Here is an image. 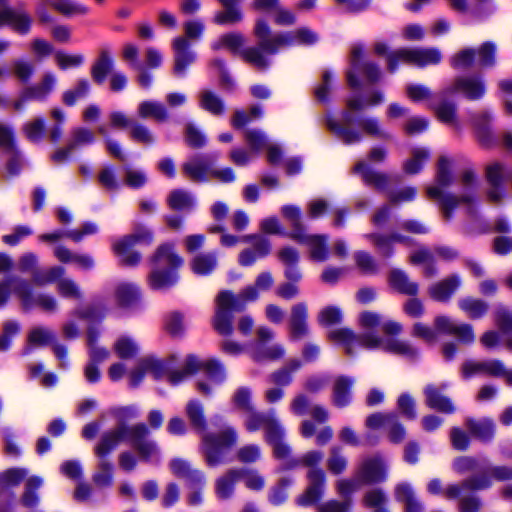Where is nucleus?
Listing matches in <instances>:
<instances>
[{
	"mask_svg": "<svg viewBox=\"0 0 512 512\" xmlns=\"http://www.w3.org/2000/svg\"><path fill=\"white\" fill-rule=\"evenodd\" d=\"M254 35L258 39V47L243 48L245 37L241 33L231 32L220 36L213 44L214 50L227 49L259 70L266 69L270 61L267 55H273L281 49L297 45H312L318 36L309 28L303 27L294 31L270 35V27L264 19H257Z\"/></svg>",
	"mask_w": 512,
	"mask_h": 512,
	"instance_id": "obj_1",
	"label": "nucleus"
},
{
	"mask_svg": "<svg viewBox=\"0 0 512 512\" xmlns=\"http://www.w3.org/2000/svg\"><path fill=\"white\" fill-rule=\"evenodd\" d=\"M359 324L368 331L362 335H356L348 328H341L331 331L329 338L342 345L347 354H352L357 345L365 349H378L407 358H413L418 354L417 349L409 342L392 337L402 331L400 323L392 320L382 321L379 314L365 311L359 315Z\"/></svg>",
	"mask_w": 512,
	"mask_h": 512,
	"instance_id": "obj_2",
	"label": "nucleus"
},
{
	"mask_svg": "<svg viewBox=\"0 0 512 512\" xmlns=\"http://www.w3.org/2000/svg\"><path fill=\"white\" fill-rule=\"evenodd\" d=\"M174 355L165 360L148 356L141 358L129 373L128 381L131 387H137L146 375L156 380H166L170 385L177 386L191 375L203 371L214 384H221L226 378L224 365L217 359H200L188 355L180 368H176Z\"/></svg>",
	"mask_w": 512,
	"mask_h": 512,
	"instance_id": "obj_3",
	"label": "nucleus"
},
{
	"mask_svg": "<svg viewBox=\"0 0 512 512\" xmlns=\"http://www.w3.org/2000/svg\"><path fill=\"white\" fill-rule=\"evenodd\" d=\"M452 179L450 160L447 157H440L435 184L427 187V197L431 200L438 201L443 217L446 220H450L454 209L460 206L466 208L467 214L473 215L476 191L478 189V181L475 174L470 170L463 172L459 181L460 191L457 194L444 192L452 183Z\"/></svg>",
	"mask_w": 512,
	"mask_h": 512,
	"instance_id": "obj_4",
	"label": "nucleus"
},
{
	"mask_svg": "<svg viewBox=\"0 0 512 512\" xmlns=\"http://www.w3.org/2000/svg\"><path fill=\"white\" fill-rule=\"evenodd\" d=\"M185 414L190 425L202 433V451L209 466H216L224 461L225 453L238 442L237 430L225 424L215 433L206 432V418L203 404L197 399H191L185 406Z\"/></svg>",
	"mask_w": 512,
	"mask_h": 512,
	"instance_id": "obj_5",
	"label": "nucleus"
},
{
	"mask_svg": "<svg viewBox=\"0 0 512 512\" xmlns=\"http://www.w3.org/2000/svg\"><path fill=\"white\" fill-rule=\"evenodd\" d=\"M273 283L274 279L271 273L264 271L256 277L254 285L245 287L237 295L228 290L221 291L215 301L214 329L221 335H231L233 332L232 313L244 309L247 303L256 301L260 292L268 291Z\"/></svg>",
	"mask_w": 512,
	"mask_h": 512,
	"instance_id": "obj_6",
	"label": "nucleus"
},
{
	"mask_svg": "<svg viewBox=\"0 0 512 512\" xmlns=\"http://www.w3.org/2000/svg\"><path fill=\"white\" fill-rule=\"evenodd\" d=\"M149 429L143 423L127 426L124 423L103 435L101 442L96 447V454L103 456L109 454L119 444L130 443L138 452L141 460L158 465L162 460L161 450L158 444L148 439Z\"/></svg>",
	"mask_w": 512,
	"mask_h": 512,
	"instance_id": "obj_7",
	"label": "nucleus"
},
{
	"mask_svg": "<svg viewBox=\"0 0 512 512\" xmlns=\"http://www.w3.org/2000/svg\"><path fill=\"white\" fill-rule=\"evenodd\" d=\"M384 94L380 90H372L366 96L352 94L346 99L347 110L339 116L328 114L325 119L327 129L341 142L347 145L362 140V133L352 128L354 117L352 112L363 111L366 108L378 106L384 102Z\"/></svg>",
	"mask_w": 512,
	"mask_h": 512,
	"instance_id": "obj_8",
	"label": "nucleus"
},
{
	"mask_svg": "<svg viewBox=\"0 0 512 512\" xmlns=\"http://www.w3.org/2000/svg\"><path fill=\"white\" fill-rule=\"evenodd\" d=\"M244 427L250 433L260 429L264 430L265 441L272 446L274 457L284 460L282 469H285L284 465L292 458L290 457L291 448L284 441L285 430L277 418L275 410L253 412L244 419Z\"/></svg>",
	"mask_w": 512,
	"mask_h": 512,
	"instance_id": "obj_9",
	"label": "nucleus"
},
{
	"mask_svg": "<svg viewBox=\"0 0 512 512\" xmlns=\"http://www.w3.org/2000/svg\"><path fill=\"white\" fill-rule=\"evenodd\" d=\"M323 460V453L320 451H309L301 458H291L285 465V469H293L300 465L308 467V486L296 502L300 506H310L319 501L325 490L326 477L324 471L318 467Z\"/></svg>",
	"mask_w": 512,
	"mask_h": 512,
	"instance_id": "obj_10",
	"label": "nucleus"
},
{
	"mask_svg": "<svg viewBox=\"0 0 512 512\" xmlns=\"http://www.w3.org/2000/svg\"><path fill=\"white\" fill-rule=\"evenodd\" d=\"M183 259L174 250V246L161 245L153 258V269L149 275V285L153 289H165L178 280L177 269L183 265Z\"/></svg>",
	"mask_w": 512,
	"mask_h": 512,
	"instance_id": "obj_11",
	"label": "nucleus"
},
{
	"mask_svg": "<svg viewBox=\"0 0 512 512\" xmlns=\"http://www.w3.org/2000/svg\"><path fill=\"white\" fill-rule=\"evenodd\" d=\"M434 326L435 329H432L423 323H416L413 326L412 334L428 343L436 342L438 333L454 336L463 344H472L475 341L473 327L470 324L459 323L449 316H437Z\"/></svg>",
	"mask_w": 512,
	"mask_h": 512,
	"instance_id": "obj_12",
	"label": "nucleus"
},
{
	"mask_svg": "<svg viewBox=\"0 0 512 512\" xmlns=\"http://www.w3.org/2000/svg\"><path fill=\"white\" fill-rule=\"evenodd\" d=\"M350 66L346 72L347 84L357 90L366 84H374L381 79L379 67L364 57L361 45H354L350 52Z\"/></svg>",
	"mask_w": 512,
	"mask_h": 512,
	"instance_id": "obj_13",
	"label": "nucleus"
},
{
	"mask_svg": "<svg viewBox=\"0 0 512 512\" xmlns=\"http://www.w3.org/2000/svg\"><path fill=\"white\" fill-rule=\"evenodd\" d=\"M442 53L439 49L431 48H402L388 55V70L393 73L398 64L406 63L412 66L423 68L429 65H437L441 62Z\"/></svg>",
	"mask_w": 512,
	"mask_h": 512,
	"instance_id": "obj_14",
	"label": "nucleus"
},
{
	"mask_svg": "<svg viewBox=\"0 0 512 512\" xmlns=\"http://www.w3.org/2000/svg\"><path fill=\"white\" fill-rule=\"evenodd\" d=\"M274 336L273 330L268 327L261 326L256 330V340L249 345L248 349V353L254 361H275L285 355V348L281 344H268Z\"/></svg>",
	"mask_w": 512,
	"mask_h": 512,
	"instance_id": "obj_15",
	"label": "nucleus"
},
{
	"mask_svg": "<svg viewBox=\"0 0 512 512\" xmlns=\"http://www.w3.org/2000/svg\"><path fill=\"white\" fill-rule=\"evenodd\" d=\"M152 239V233L148 229L140 227L133 234L115 240L112 244V249L121 263L133 266L140 261V254L132 250V248L136 244H149Z\"/></svg>",
	"mask_w": 512,
	"mask_h": 512,
	"instance_id": "obj_16",
	"label": "nucleus"
},
{
	"mask_svg": "<svg viewBox=\"0 0 512 512\" xmlns=\"http://www.w3.org/2000/svg\"><path fill=\"white\" fill-rule=\"evenodd\" d=\"M14 294L18 297L25 310L39 307L44 311L52 312L57 307L53 296L48 294L35 295L30 283L24 279H17L15 281Z\"/></svg>",
	"mask_w": 512,
	"mask_h": 512,
	"instance_id": "obj_17",
	"label": "nucleus"
},
{
	"mask_svg": "<svg viewBox=\"0 0 512 512\" xmlns=\"http://www.w3.org/2000/svg\"><path fill=\"white\" fill-rule=\"evenodd\" d=\"M56 83V76L51 72H46L39 83L25 88L20 93L19 97L13 102L14 109L22 110L30 100L44 101L54 90Z\"/></svg>",
	"mask_w": 512,
	"mask_h": 512,
	"instance_id": "obj_18",
	"label": "nucleus"
},
{
	"mask_svg": "<svg viewBox=\"0 0 512 512\" xmlns=\"http://www.w3.org/2000/svg\"><path fill=\"white\" fill-rule=\"evenodd\" d=\"M355 472L365 485L381 483L387 479V465L380 455L363 458Z\"/></svg>",
	"mask_w": 512,
	"mask_h": 512,
	"instance_id": "obj_19",
	"label": "nucleus"
},
{
	"mask_svg": "<svg viewBox=\"0 0 512 512\" xmlns=\"http://www.w3.org/2000/svg\"><path fill=\"white\" fill-rule=\"evenodd\" d=\"M242 242L250 243L251 247L240 252L238 262L241 266H252L257 260L265 258L271 252L269 239L262 235H245L242 237Z\"/></svg>",
	"mask_w": 512,
	"mask_h": 512,
	"instance_id": "obj_20",
	"label": "nucleus"
},
{
	"mask_svg": "<svg viewBox=\"0 0 512 512\" xmlns=\"http://www.w3.org/2000/svg\"><path fill=\"white\" fill-rule=\"evenodd\" d=\"M435 255L445 260H451L457 256V252L446 246L435 248L434 253L427 248H420L410 255V261L415 265H424V276L432 277L437 272L434 265Z\"/></svg>",
	"mask_w": 512,
	"mask_h": 512,
	"instance_id": "obj_21",
	"label": "nucleus"
},
{
	"mask_svg": "<svg viewBox=\"0 0 512 512\" xmlns=\"http://www.w3.org/2000/svg\"><path fill=\"white\" fill-rule=\"evenodd\" d=\"M454 93H461L470 100L479 99L485 93V85L480 77H459L452 85L442 91V96L446 97Z\"/></svg>",
	"mask_w": 512,
	"mask_h": 512,
	"instance_id": "obj_22",
	"label": "nucleus"
},
{
	"mask_svg": "<svg viewBox=\"0 0 512 512\" xmlns=\"http://www.w3.org/2000/svg\"><path fill=\"white\" fill-rule=\"evenodd\" d=\"M512 478V468L508 466H494L486 473L474 475L463 481V487L469 490H484L492 485V481H505Z\"/></svg>",
	"mask_w": 512,
	"mask_h": 512,
	"instance_id": "obj_23",
	"label": "nucleus"
},
{
	"mask_svg": "<svg viewBox=\"0 0 512 512\" xmlns=\"http://www.w3.org/2000/svg\"><path fill=\"white\" fill-rule=\"evenodd\" d=\"M288 237L299 244L309 247L310 257L314 261L323 262L328 258L327 236L319 234L289 233Z\"/></svg>",
	"mask_w": 512,
	"mask_h": 512,
	"instance_id": "obj_24",
	"label": "nucleus"
},
{
	"mask_svg": "<svg viewBox=\"0 0 512 512\" xmlns=\"http://www.w3.org/2000/svg\"><path fill=\"white\" fill-rule=\"evenodd\" d=\"M174 51V74L183 77L187 68L196 60V54L189 48L188 40L179 36L172 43Z\"/></svg>",
	"mask_w": 512,
	"mask_h": 512,
	"instance_id": "obj_25",
	"label": "nucleus"
},
{
	"mask_svg": "<svg viewBox=\"0 0 512 512\" xmlns=\"http://www.w3.org/2000/svg\"><path fill=\"white\" fill-rule=\"evenodd\" d=\"M0 147L9 155L7 173L17 174L21 169V158L15 150L14 133L10 127L5 125H0Z\"/></svg>",
	"mask_w": 512,
	"mask_h": 512,
	"instance_id": "obj_26",
	"label": "nucleus"
},
{
	"mask_svg": "<svg viewBox=\"0 0 512 512\" xmlns=\"http://www.w3.org/2000/svg\"><path fill=\"white\" fill-rule=\"evenodd\" d=\"M211 164L210 156L196 155L184 163L183 172L192 181H206L210 178Z\"/></svg>",
	"mask_w": 512,
	"mask_h": 512,
	"instance_id": "obj_27",
	"label": "nucleus"
},
{
	"mask_svg": "<svg viewBox=\"0 0 512 512\" xmlns=\"http://www.w3.org/2000/svg\"><path fill=\"white\" fill-rule=\"evenodd\" d=\"M504 372V365L498 360L473 361L463 363L461 368L462 376L466 379L476 375L498 376Z\"/></svg>",
	"mask_w": 512,
	"mask_h": 512,
	"instance_id": "obj_28",
	"label": "nucleus"
},
{
	"mask_svg": "<svg viewBox=\"0 0 512 512\" xmlns=\"http://www.w3.org/2000/svg\"><path fill=\"white\" fill-rule=\"evenodd\" d=\"M242 478V470L231 468L215 480V495L219 500H227L234 495L235 486Z\"/></svg>",
	"mask_w": 512,
	"mask_h": 512,
	"instance_id": "obj_29",
	"label": "nucleus"
},
{
	"mask_svg": "<svg viewBox=\"0 0 512 512\" xmlns=\"http://www.w3.org/2000/svg\"><path fill=\"white\" fill-rule=\"evenodd\" d=\"M447 388L446 384H441L439 386L436 385H428L424 390V394L426 397V404L435 410H438L443 413H453L455 411V407L451 400L443 395V391Z\"/></svg>",
	"mask_w": 512,
	"mask_h": 512,
	"instance_id": "obj_30",
	"label": "nucleus"
},
{
	"mask_svg": "<svg viewBox=\"0 0 512 512\" xmlns=\"http://www.w3.org/2000/svg\"><path fill=\"white\" fill-rule=\"evenodd\" d=\"M172 474L179 478H183L187 483H196L205 486L206 478L203 472L193 469L190 463L182 458H174L169 463Z\"/></svg>",
	"mask_w": 512,
	"mask_h": 512,
	"instance_id": "obj_31",
	"label": "nucleus"
},
{
	"mask_svg": "<svg viewBox=\"0 0 512 512\" xmlns=\"http://www.w3.org/2000/svg\"><path fill=\"white\" fill-rule=\"evenodd\" d=\"M53 254L59 262L64 264L72 263L79 269L90 270L94 267V259L91 255L74 253L62 245L55 246Z\"/></svg>",
	"mask_w": 512,
	"mask_h": 512,
	"instance_id": "obj_32",
	"label": "nucleus"
},
{
	"mask_svg": "<svg viewBox=\"0 0 512 512\" xmlns=\"http://www.w3.org/2000/svg\"><path fill=\"white\" fill-rule=\"evenodd\" d=\"M461 279L458 275H452L433 285L428 289L430 297L439 302H447L460 287Z\"/></svg>",
	"mask_w": 512,
	"mask_h": 512,
	"instance_id": "obj_33",
	"label": "nucleus"
},
{
	"mask_svg": "<svg viewBox=\"0 0 512 512\" xmlns=\"http://www.w3.org/2000/svg\"><path fill=\"white\" fill-rule=\"evenodd\" d=\"M289 329L293 340H299L308 333L307 306L304 303H298L292 307Z\"/></svg>",
	"mask_w": 512,
	"mask_h": 512,
	"instance_id": "obj_34",
	"label": "nucleus"
},
{
	"mask_svg": "<svg viewBox=\"0 0 512 512\" xmlns=\"http://www.w3.org/2000/svg\"><path fill=\"white\" fill-rule=\"evenodd\" d=\"M353 385V378L339 376L335 379L332 388V402L336 407L343 408L350 404Z\"/></svg>",
	"mask_w": 512,
	"mask_h": 512,
	"instance_id": "obj_35",
	"label": "nucleus"
},
{
	"mask_svg": "<svg viewBox=\"0 0 512 512\" xmlns=\"http://www.w3.org/2000/svg\"><path fill=\"white\" fill-rule=\"evenodd\" d=\"M138 287L131 282H119L114 288V299L120 308H131L139 300Z\"/></svg>",
	"mask_w": 512,
	"mask_h": 512,
	"instance_id": "obj_36",
	"label": "nucleus"
},
{
	"mask_svg": "<svg viewBox=\"0 0 512 512\" xmlns=\"http://www.w3.org/2000/svg\"><path fill=\"white\" fill-rule=\"evenodd\" d=\"M3 25H9L16 32L25 34L30 29L31 19L26 13L5 8L0 10V26Z\"/></svg>",
	"mask_w": 512,
	"mask_h": 512,
	"instance_id": "obj_37",
	"label": "nucleus"
},
{
	"mask_svg": "<svg viewBox=\"0 0 512 512\" xmlns=\"http://www.w3.org/2000/svg\"><path fill=\"white\" fill-rule=\"evenodd\" d=\"M354 171L361 175L366 185L372 186L378 190L384 191L388 185V176L374 171L370 165L365 162H359L354 167Z\"/></svg>",
	"mask_w": 512,
	"mask_h": 512,
	"instance_id": "obj_38",
	"label": "nucleus"
},
{
	"mask_svg": "<svg viewBox=\"0 0 512 512\" xmlns=\"http://www.w3.org/2000/svg\"><path fill=\"white\" fill-rule=\"evenodd\" d=\"M388 282L393 289L402 294L416 295L418 293V284L411 281L403 270H391L388 276Z\"/></svg>",
	"mask_w": 512,
	"mask_h": 512,
	"instance_id": "obj_39",
	"label": "nucleus"
},
{
	"mask_svg": "<svg viewBox=\"0 0 512 512\" xmlns=\"http://www.w3.org/2000/svg\"><path fill=\"white\" fill-rule=\"evenodd\" d=\"M216 252L199 253L190 262L192 272L199 276L211 274L217 267Z\"/></svg>",
	"mask_w": 512,
	"mask_h": 512,
	"instance_id": "obj_40",
	"label": "nucleus"
},
{
	"mask_svg": "<svg viewBox=\"0 0 512 512\" xmlns=\"http://www.w3.org/2000/svg\"><path fill=\"white\" fill-rule=\"evenodd\" d=\"M137 113L142 119H153L157 122H164L169 116L166 107L161 102L153 100L140 102Z\"/></svg>",
	"mask_w": 512,
	"mask_h": 512,
	"instance_id": "obj_41",
	"label": "nucleus"
},
{
	"mask_svg": "<svg viewBox=\"0 0 512 512\" xmlns=\"http://www.w3.org/2000/svg\"><path fill=\"white\" fill-rule=\"evenodd\" d=\"M100 337V330L96 327H89L87 330V345L89 350L90 362L99 364L108 359L110 352L97 341Z\"/></svg>",
	"mask_w": 512,
	"mask_h": 512,
	"instance_id": "obj_42",
	"label": "nucleus"
},
{
	"mask_svg": "<svg viewBox=\"0 0 512 512\" xmlns=\"http://www.w3.org/2000/svg\"><path fill=\"white\" fill-rule=\"evenodd\" d=\"M241 0H219L223 5L224 10L218 12L214 17V22L219 25L235 24L243 19L241 10L236 7V4Z\"/></svg>",
	"mask_w": 512,
	"mask_h": 512,
	"instance_id": "obj_43",
	"label": "nucleus"
},
{
	"mask_svg": "<svg viewBox=\"0 0 512 512\" xmlns=\"http://www.w3.org/2000/svg\"><path fill=\"white\" fill-rule=\"evenodd\" d=\"M52 9L66 17L81 16L89 13L88 6L76 0H48Z\"/></svg>",
	"mask_w": 512,
	"mask_h": 512,
	"instance_id": "obj_44",
	"label": "nucleus"
},
{
	"mask_svg": "<svg viewBox=\"0 0 512 512\" xmlns=\"http://www.w3.org/2000/svg\"><path fill=\"white\" fill-rule=\"evenodd\" d=\"M366 237L376 246L379 252L386 257L391 256L393 243H408L410 240L408 237L399 233H393L389 237L380 234H368Z\"/></svg>",
	"mask_w": 512,
	"mask_h": 512,
	"instance_id": "obj_45",
	"label": "nucleus"
},
{
	"mask_svg": "<svg viewBox=\"0 0 512 512\" xmlns=\"http://www.w3.org/2000/svg\"><path fill=\"white\" fill-rule=\"evenodd\" d=\"M395 497L398 501L405 503V512H423L422 503L415 497L412 487L402 483L395 488Z\"/></svg>",
	"mask_w": 512,
	"mask_h": 512,
	"instance_id": "obj_46",
	"label": "nucleus"
},
{
	"mask_svg": "<svg viewBox=\"0 0 512 512\" xmlns=\"http://www.w3.org/2000/svg\"><path fill=\"white\" fill-rule=\"evenodd\" d=\"M437 119L455 129H459V122L456 114V105L453 102L442 100L437 105H430Z\"/></svg>",
	"mask_w": 512,
	"mask_h": 512,
	"instance_id": "obj_47",
	"label": "nucleus"
},
{
	"mask_svg": "<svg viewBox=\"0 0 512 512\" xmlns=\"http://www.w3.org/2000/svg\"><path fill=\"white\" fill-rule=\"evenodd\" d=\"M458 307L467 317L471 319H480L488 312L487 302L473 297H464L458 300Z\"/></svg>",
	"mask_w": 512,
	"mask_h": 512,
	"instance_id": "obj_48",
	"label": "nucleus"
},
{
	"mask_svg": "<svg viewBox=\"0 0 512 512\" xmlns=\"http://www.w3.org/2000/svg\"><path fill=\"white\" fill-rule=\"evenodd\" d=\"M466 427L470 433L483 442L490 441L495 432L494 423L490 419L466 421Z\"/></svg>",
	"mask_w": 512,
	"mask_h": 512,
	"instance_id": "obj_49",
	"label": "nucleus"
},
{
	"mask_svg": "<svg viewBox=\"0 0 512 512\" xmlns=\"http://www.w3.org/2000/svg\"><path fill=\"white\" fill-rule=\"evenodd\" d=\"M430 157V151L425 147H414L411 150V157L403 164V169L407 174H417L420 172L425 162Z\"/></svg>",
	"mask_w": 512,
	"mask_h": 512,
	"instance_id": "obj_50",
	"label": "nucleus"
},
{
	"mask_svg": "<svg viewBox=\"0 0 512 512\" xmlns=\"http://www.w3.org/2000/svg\"><path fill=\"white\" fill-rule=\"evenodd\" d=\"M113 351L119 358L129 359L138 354L139 345L131 336L122 335L115 340Z\"/></svg>",
	"mask_w": 512,
	"mask_h": 512,
	"instance_id": "obj_51",
	"label": "nucleus"
},
{
	"mask_svg": "<svg viewBox=\"0 0 512 512\" xmlns=\"http://www.w3.org/2000/svg\"><path fill=\"white\" fill-rule=\"evenodd\" d=\"M107 311L108 308L105 301L96 300L88 307L77 310L75 315L80 319L90 322H100L105 318Z\"/></svg>",
	"mask_w": 512,
	"mask_h": 512,
	"instance_id": "obj_52",
	"label": "nucleus"
},
{
	"mask_svg": "<svg viewBox=\"0 0 512 512\" xmlns=\"http://www.w3.org/2000/svg\"><path fill=\"white\" fill-rule=\"evenodd\" d=\"M106 455L100 456L97 470L92 477L94 484L98 487H110L113 483V465L105 459ZM97 456L99 457L98 454Z\"/></svg>",
	"mask_w": 512,
	"mask_h": 512,
	"instance_id": "obj_53",
	"label": "nucleus"
},
{
	"mask_svg": "<svg viewBox=\"0 0 512 512\" xmlns=\"http://www.w3.org/2000/svg\"><path fill=\"white\" fill-rule=\"evenodd\" d=\"M301 366L300 360L292 359L284 367L271 374V381L277 385L287 386L292 382L293 373L298 371Z\"/></svg>",
	"mask_w": 512,
	"mask_h": 512,
	"instance_id": "obj_54",
	"label": "nucleus"
},
{
	"mask_svg": "<svg viewBox=\"0 0 512 512\" xmlns=\"http://www.w3.org/2000/svg\"><path fill=\"white\" fill-rule=\"evenodd\" d=\"M43 479L39 476H31L25 482V490L21 497V502L25 507H34L39 503V496L35 492L43 485Z\"/></svg>",
	"mask_w": 512,
	"mask_h": 512,
	"instance_id": "obj_55",
	"label": "nucleus"
},
{
	"mask_svg": "<svg viewBox=\"0 0 512 512\" xmlns=\"http://www.w3.org/2000/svg\"><path fill=\"white\" fill-rule=\"evenodd\" d=\"M65 273V268L58 265L49 267L45 270L35 271L33 272V283L43 286L56 281L58 282L60 279H63Z\"/></svg>",
	"mask_w": 512,
	"mask_h": 512,
	"instance_id": "obj_56",
	"label": "nucleus"
},
{
	"mask_svg": "<svg viewBox=\"0 0 512 512\" xmlns=\"http://www.w3.org/2000/svg\"><path fill=\"white\" fill-rule=\"evenodd\" d=\"M281 214L291 226V231L289 233L306 232L302 223V211L300 207L296 205H284L281 208Z\"/></svg>",
	"mask_w": 512,
	"mask_h": 512,
	"instance_id": "obj_57",
	"label": "nucleus"
},
{
	"mask_svg": "<svg viewBox=\"0 0 512 512\" xmlns=\"http://www.w3.org/2000/svg\"><path fill=\"white\" fill-rule=\"evenodd\" d=\"M405 94L414 103L428 102L429 106L432 105L433 92L426 85L419 83L407 84L405 86Z\"/></svg>",
	"mask_w": 512,
	"mask_h": 512,
	"instance_id": "obj_58",
	"label": "nucleus"
},
{
	"mask_svg": "<svg viewBox=\"0 0 512 512\" xmlns=\"http://www.w3.org/2000/svg\"><path fill=\"white\" fill-rule=\"evenodd\" d=\"M112 67L113 59L109 52L106 50L101 51L98 59L92 67L93 79L98 83H102L105 80L107 74L111 71Z\"/></svg>",
	"mask_w": 512,
	"mask_h": 512,
	"instance_id": "obj_59",
	"label": "nucleus"
},
{
	"mask_svg": "<svg viewBox=\"0 0 512 512\" xmlns=\"http://www.w3.org/2000/svg\"><path fill=\"white\" fill-rule=\"evenodd\" d=\"M359 128L364 134L379 139H390L391 135L381 125L375 117H363L358 122Z\"/></svg>",
	"mask_w": 512,
	"mask_h": 512,
	"instance_id": "obj_60",
	"label": "nucleus"
},
{
	"mask_svg": "<svg viewBox=\"0 0 512 512\" xmlns=\"http://www.w3.org/2000/svg\"><path fill=\"white\" fill-rule=\"evenodd\" d=\"M55 340V334L52 330L45 327H34L28 334L29 347H42L52 343Z\"/></svg>",
	"mask_w": 512,
	"mask_h": 512,
	"instance_id": "obj_61",
	"label": "nucleus"
},
{
	"mask_svg": "<svg viewBox=\"0 0 512 512\" xmlns=\"http://www.w3.org/2000/svg\"><path fill=\"white\" fill-rule=\"evenodd\" d=\"M200 106L213 115H220L224 111L223 101L214 92L204 90L200 93Z\"/></svg>",
	"mask_w": 512,
	"mask_h": 512,
	"instance_id": "obj_62",
	"label": "nucleus"
},
{
	"mask_svg": "<svg viewBox=\"0 0 512 512\" xmlns=\"http://www.w3.org/2000/svg\"><path fill=\"white\" fill-rule=\"evenodd\" d=\"M169 206L178 211H188L194 207L195 200L191 194L183 190L173 191L168 198Z\"/></svg>",
	"mask_w": 512,
	"mask_h": 512,
	"instance_id": "obj_63",
	"label": "nucleus"
},
{
	"mask_svg": "<svg viewBox=\"0 0 512 512\" xmlns=\"http://www.w3.org/2000/svg\"><path fill=\"white\" fill-rule=\"evenodd\" d=\"M387 502V497L381 489H371L367 491L363 498L365 507L374 508L375 512H389L384 505Z\"/></svg>",
	"mask_w": 512,
	"mask_h": 512,
	"instance_id": "obj_64",
	"label": "nucleus"
}]
</instances>
